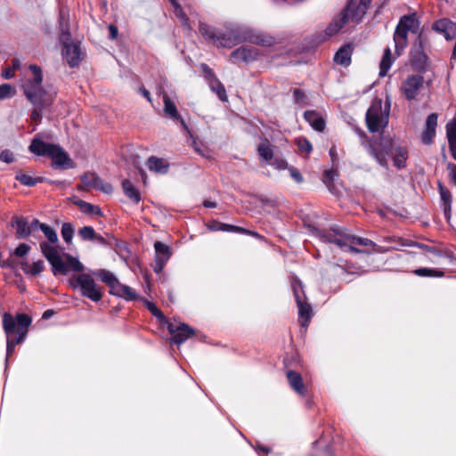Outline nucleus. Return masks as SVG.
Here are the masks:
<instances>
[{"label": "nucleus", "mask_w": 456, "mask_h": 456, "mask_svg": "<svg viewBox=\"0 0 456 456\" xmlns=\"http://www.w3.org/2000/svg\"><path fill=\"white\" fill-rule=\"evenodd\" d=\"M419 21L415 13L404 15L400 18L395 28L393 39L396 56H400L408 45V34H418L410 53V61L413 69L425 72L428 69V57L425 53V47L428 43V36L419 32Z\"/></svg>", "instance_id": "nucleus-1"}, {"label": "nucleus", "mask_w": 456, "mask_h": 456, "mask_svg": "<svg viewBox=\"0 0 456 456\" xmlns=\"http://www.w3.org/2000/svg\"><path fill=\"white\" fill-rule=\"evenodd\" d=\"M199 29L205 39L213 42L217 47L232 48L241 42H249L262 46L276 44L275 37L246 25H240L220 32L206 23H200Z\"/></svg>", "instance_id": "nucleus-2"}, {"label": "nucleus", "mask_w": 456, "mask_h": 456, "mask_svg": "<svg viewBox=\"0 0 456 456\" xmlns=\"http://www.w3.org/2000/svg\"><path fill=\"white\" fill-rule=\"evenodd\" d=\"M43 71L36 64L28 65L21 73L20 87L26 99L33 105L31 119L37 125L42 118V112L50 107L56 97V92L43 86Z\"/></svg>", "instance_id": "nucleus-3"}, {"label": "nucleus", "mask_w": 456, "mask_h": 456, "mask_svg": "<svg viewBox=\"0 0 456 456\" xmlns=\"http://www.w3.org/2000/svg\"><path fill=\"white\" fill-rule=\"evenodd\" d=\"M357 133L362 139V144L369 151V153L379 162L382 167H387V157L390 156L393 159L394 165L397 168L405 167L408 151L404 147L395 145L394 142L389 138L384 136L379 140H366V135L363 131L357 129Z\"/></svg>", "instance_id": "nucleus-4"}, {"label": "nucleus", "mask_w": 456, "mask_h": 456, "mask_svg": "<svg viewBox=\"0 0 456 456\" xmlns=\"http://www.w3.org/2000/svg\"><path fill=\"white\" fill-rule=\"evenodd\" d=\"M315 236L322 241L327 243H332L337 245L343 251H349L354 253L361 252L360 249L356 248L354 245H361L373 248V250L378 253H384L390 249H396V246L382 247L377 245L372 240L366 238H360L353 236L347 233L345 230L330 228L315 231Z\"/></svg>", "instance_id": "nucleus-5"}, {"label": "nucleus", "mask_w": 456, "mask_h": 456, "mask_svg": "<svg viewBox=\"0 0 456 456\" xmlns=\"http://www.w3.org/2000/svg\"><path fill=\"white\" fill-rule=\"evenodd\" d=\"M31 318L26 314H19L15 318L5 313L3 315V328L6 335V361L14 353L15 346L21 343L27 335Z\"/></svg>", "instance_id": "nucleus-6"}, {"label": "nucleus", "mask_w": 456, "mask_h": 456, "mask_svg": "<svg viewBox=\"0 0 456 456\" xmlns=\"http://www.w3.org/2000/svg\"><path fill=\"white\" fill-rule=\"evenodd\" d=\"M28 149L33 154L51 158L53 167L68 169L74 167L73 161L61 146L45 142L39 134L34 137Z\"/></svg>", "instance_id": "nucleus-7"}, {"label": "nucleus", "mask_w": 456, "mask_h": 456, "mask_svg": "<svg viewBox=\"0 0 456 456\" xmlns=\"http://www.w3.org/2000/svg\"><path fill=\"white\" fill-rule=\"evenodd\" d=\"M391 99L387 95L383 106L382 100L375 98L366 112V125L370 133L383 130L388 124Z\"/></svg>", "instance_id": "nucleus-8"}, {"label": "nucleus", "mask_w": 456, "mask_h": 456, "mask_svg": "<svg viewBox=\"0 0 456 456\" xmlns=\"http://www.w3.org/2000/svg\"><path fill=\"white\" fill-rule=\"evenodd\" d=\"M47 250L46 260L52 267V272L54 275L58 273L66 274L69 272H81L84 265L80 261L69 254H64L65 260L61 256V250L55 251L53 248H45Z\"/></svg>", "instance_id": "nucleus-9"}, {"label": "nucleus", "mask_w": 456, "mask_h": 456, "mask_svg": "<svg viewBox=\"0 0 456 456\" xmlns=\"http://www.w3.org/2000/svg\"><path fill=\"white\" fill-rule=\"evenodd\" d=\"M69 284L72 289L77 290L82 297L89 298L93 302H99L102 297L100 286L90 274L79 273L73 275L69 279Z\"/></svg>", "instance_id": "nucleus-10"}, {"label": "nucleus", "mask_w": 456, "mask_h": 456, "mask_svg": "<svg viewBox=\"0 0 456 456\" xmlns=\"http://www.w3.org/2000/svg\"><path fill=\"white\" fill-rule=\"evenodd\" d=\"M424 77L421 75H410L403 82L400 91L408 101L416 100L424 89Z\"/></svg>", "instance_id": "nucleus-11"}, {"label": "nucleus", "mask_w": 456, "mask_h": 456, "mask_svg": "<svg viewBox=\"0 0 456 456\" xmlns=\"http://www.w3.org/2000/svg\"><path fill=\"white\" fill-rule=\"evenodd\" d=\"M167 330L172 335L171 341L178 346L194 335V330L185 323H168Z\"/></svg>", "instance_id": "nucleus-12"}, {"label": "nucleus", "mask_w": 456, "mask_h": 456, "mask_svg": "<svg viewBox=\"0 0 456 456\" xmlns=\"http://www.w3.org/2000/svg\"><path fill=\"white\" fill-rule=\"evenodd\" d=\"M155 249V263H154V272L160 273L164 269L166 264L169 260L172 250L170 247L162 243L161 241H156L154 243Z\"/></svg>", "instance_id": "nucleus-13"}, {"label": "nucleus", "mask_w": 456, "mask_h": 456, "mask_svg": "<svg viewBox=\"0 0 456 456\" xmlns=\"http://www.w3.org/2000/svg\"><path fill=\"white\" fill-rule=\"evenodd\" d=\"M41 231L43 232L47 240L41 241L39 243V247L42 255L46 258L47 250L45 248H53V250H55L57 252L61 250V248L59 246L58 235L53 228L45 224V225L42 226Z\"/></svg>", "instance_id": "nucleus-14"}, {"label": "nucleus", "mask_w": 456, "mask_h": 456, "mask_svg": "<svg viewBox=\"0 0 456 456\" xmlns=\"http://www.w3.org/2000/svg\"><path fill=\"white\" fill-rule=\"evenodd\" d=\"M351 5H346L341 12L335 17L325 29V33L329 37L336 35L346 23L352 22L351 14L349 13Z\"/></svg>", "instance_id": "nucleus-15"}, {"label": "nucleus", "mask_w": 456, "mask_h": 456, "mask_svg": "<svg viewBox=\"0 0 456 456\" xmlns=\"http://www.w3.org/2000/svg\"><path fill=\"white\" fill-rule=\"evenodd\" d=\"M163 102H164V113L169 118L177 121L180 123L182 128L186 131L188 134H191L189 126H187L184 119L179 114L175 104L171 101L167 94H163Z\"/></svg>", "instance_id": "nucleus-16"}, {"label": "nucleus", "mask_w": 456, "mask_h": 456, "mask_svg": "<svg viewBox=\"0 0 456 456\" xmlns=\"http://www.w3.org/2000/svg\"><path fill=\"white\" fill-rule=\"evenodd\" d=\"M258 57V51L255 47L251 46H241L234 50L230 54V59L233 62L244 61L250 62L256 60Z\"/></svg>", "instance_id": "nucleus-17"}, {"label": "nucleus", "mask_w": 456, "mask_h": 456, "mask_svg": "<svg viewBox=\"0 0 456 456\" xmlns=\"http://www.w3.org/2000/svg\"><path fill=\"white\" fill-rule=\"evenodd\" d=\"M83 185L86 187L94 188L103 192L109 193L112 191V186L110 183H104L96 174L86 173L81 177Z\"/></svg>", "instance_id": "nucleus-18"}, {"label": "nucleus", "mask_w": 456, "mask_h": 456, "mask_svg": "<svg viewBox=\"0 0 456 456\" xmlns=\"http://www.w3.org/2000/svg\"><path fill=\"white\" fill-rule=\"evenodd\" d=\"M372 0H360L359 4L356 5L351 0L346 4V5H351L349 13L351 14L352 22L359 23L362 20Z\"/></svg>", "instance_id": "nucleus-19"}, {"label": "nucleus", "mask_w": 456, "mask_h": 456, "mask_svg": "<svg viewBox=\"0 0 456 456\" xmlns=\"http://www.w3.org/2000/svg\"><path fill=\"white\" fill-rule=\"evenodd\" d=\"M433 29L443 34L447 40H452L456 35V23L447 20H439L433 25Z\"/></svg>", "instance_id": "nucleus-20"}, {"label": "nucleus", "mask_w": 456, "mask_h": 456, "mask_svg": "<svg viewBox=\"0 0 456 456\" xmlns=\"http://www.w3.org/2000/svg\"><path fill=\"white\" fill-rule=\"evenodd\" d=\"M202 69L207 76H210L212 77L209 82L211 90L217 94L218 98L222 102H227V94L223 84L214 76L212 70L208 68V65L203 64Z\"/></svg>", "instance_id": "nucleus-21"}, {"label": "nucleus", "mask_w": 456, "mask_h": 456, "mask_svg": "<svg viewBox=\"0 0 456 456\" xmlns=\"http://www.w3.org/2000/svg\"><path fill=\"white\" fill-rule=\"evenodd\" d=\"M63 54L70 67H77L82 60V53L78 44L67 45L64 47Z\"/></svg>", "instance_id": "nucleus-22"}, {"label": "nucleus", "mask_w": 456, "mask_h": 456, "mask_svg": "<svg viewBox=\"0 0 456 456\" xmlns=\"http://www.w3.org/2000/svg\"><path fill=\"white\" fill-rule=\"evenodd\" d=\"M287 379L290 387L299 395L305 396L306 388L304 385L301 375L294 370H289L287 372Z\"/></svg>", "instance_id": "nucleus-23"}, {"label": "nucleus", "mask_w": 456, "mask_h": 456, "mask_svg": "<svg viewBox=\"0 0 456 456\" xmlns=\"http://www.w3.org/2000/svg\"><path fill=\"white\" fill-rule=\"evenodd\" d=\"M110 293L126 300H135L137 298L135 292L129 286L120 283L118 280L110 289Z\"/></svg>", "instance_id": "nucleus-24"}, {"label": "nucleus", "mask_w": 456, "mask_h": 456, "mask_svg": "<svg viewBox=\"0 0 456 456\" xmlns=\"http://www.w3.org/2000/svg\"><path fill=\"white\" fill-rule=\"evenodd\" d=\"M304 118L315 131L322 132L325 129L324 118L315 110H306L304 113Z\"/></svg>", "instance_id": "nucleus-25"}, {"label": "nucleus", "mask_w": 456, "mask_h": 456, "mask_svg": "<svg viewBox=\"0 0 456 456\" xmlns=\"http://www.w3.org/2000/svg\"><path fill=\"white\" fill-rule=\"evenodd\" d=\"M353 47L351 45L341 46L334 55V61L341 66L347 67L351 63Z\"/></svg>", "instance_id": "nucleus-26"}, {"label": "nucleus", "mask_w": 456, "mask_h": 456, "mask_svg": "<svg viewBox=\"0 0 456 456\" xmlns=\"http://www.w3.org/2000/svg\"><path fill=\"white\" fill-rule=\"evenodd\" d=\"M297 305L298 307L299 322L303 327H306L312 316V308L300 296H297Z\"/></svg>", "instance_id": "nucleus-27"}, {"label": "nucleus", "mask_w": 456, "mask_h": 456, "mask_svg": "<svg viewBox=\"0 0 456 456\" xmlns=\"http://www.w3.org/2000/svg\"><path fill=\"white\" fill-rule=\"evenodd\" d=\"M12 225L16 230V234L20 238H28L30 235L28 223L22 216H14L12 220Z\"/></svg>", "instance_id": "nucleus-28"}, {"label": "nucleus", "mask_w": 456, "mask_h": 456, "mask_svg": "<svg viewBox=\"0 0 456 456\" xmlns=\"http://www.w3.org/2000/svg\"><path fill=\"white\" fill-rule=\"evenodd\" d=\"M147 166L151 171L159 174L167 173L169 167L168 163L165 159L157 157L149 158L147 160Z\"/></svg>", "instance_id": "nucleus-29"}, {"label": "nucleus", "mask_w": 456, "mask_h": 456, "mask_svg": "<svg viewBox=\"0 0 456 456\" xmlns=\"http://www.w3.org/2000/svg\"><path fill=\"white\" fill-rule=\"evenodd\" d=\"M394 61H395V57L392 56L390 48L389 47L386 48L384 51L382 59L380 61V63H379V77L387 76Z\"/></svg>", "instance_id": "nucleus-30"}, {"label": "nucleus", "mask_w": 456, "mask_h": 456, "mask_svg": "<svg viewBox=\"0 0 456 456\" xmlns=\"http://www.w3.org/2000/svg\"><path fill=\"white\" fill-rule=\"evenodd\" d=\"M446 134L452 156L456 160V120L446 125Z\"/></svg>", "instance_id": "nucleus-31"}, {"label": "nucleus", "mask_w": 456, "mask_h": 456, "mask_svg": "<svg viewBox=\"0 0 456 456\" xmlns=\"http://www.w3.org/2000/svg\"><path fill=\"white\" fill-rule=\"evenodd\" d=\"M122 188L125 195L129 198L134 203H139L141 200V195L139 191L134 186L131 181L125 179L122 182Z\"/></svg>", "instance_id": "nucleus-32"}, {"label": "nucleus", "mask_w": 456, "mask_h": 456, "mask_svg": "<svg viewBox=\"0 0 456 456\" xmlns=\"http://www.w3.org/2000/svg\"><path fill=\"white\" fill-rule=\"evenodd\" d=\"M60 28H61L60 42L65 47V46H67V45L71 44V43H69L71 35L69 31L68 25L65 20V15L62 11L60 12Z\"/></svg>", "instance_id": "nucleus-33"}, {"label": "nucleus", "mask_w": 456, "mask_h": 456, "mask_svg": "<svg viewBox=\"0 0 456 456\" xmlns=\"http://www.w3.org/2000/svg\"><path fill=\"white\" fill-rule=\"evenodd\" d=\"M75 204L79 208L81 212L86 215L102 216V210L98 206L93 205L82 200H77Z\"/></svg>", "instance_id": "nucleus-34"}, {"label": "nucleus", "mask_w": 456, "mask_h": 456, "mask_svg": "<svg viewBox=\"0 0 456 456\" xmlns=\"http://www.w3.org/2000/svg\"><path fill=\"white\" fill-rule=\"evenodd\" d=\"M22 270L26 274H29L31 276H36L41 273L45 269V263L42 260H37L33 262L31 265L28 263L22 264Z\"/></svg>", "instance_id": "nucleus-35"}, {"label": "nucleus", "mask_w": 456, "mask_h": 456, "mask_svg": "<svg viewBox=\"0 0 456 456\" xmlns=\"http://www.w3.org/2000/svg\"><path fill=\"white\" fill-rule=\"evenodd\" d=\"M257 152L259 156L267 162L273 159V146L271 145L268 141L258 145Z\"/></svg>", "instance_id": "nucleus-36"}, {"label": "nucleus", "mask_w": 456, "mask_h": 456, "mask_svg": "<svg viewBox=\"0 0 456 456\" xmlns=\"http://www.w3.org/2000/svg\"><path fill=\"white\" fill-rule=\"evenodd\" d=\"M75 232L74 225L71 223H63L61 225V234L63 240L67 244H70Z\"/></svg>", "instance_id": "nucleus-37"}, {"label": "nucleus", "mask_w": 456, "mask_h": 456, "mask_svg": "<svg viewBox=\"0 0 456 456\" xmlns=\"http://www.w3.org/2000/svg\"><path fill=\"white\" fill-rule=\"evenodd\" d=\"M95 274L101 279L102 282L106 283L110 287V289L118 281V279L112 273L106 270H99Z\"/></svg>", "instance_id": "nucleus-38"}, {"label": "nucleus", "mask_w": 456, "mask_h": 456, "mask_svg": "<svg viewBox=\"0 0 456 456\" xmlns=\"http://www.w3.org/2000/svg\"><path fill=\"white\" fill-rule=\"evenodd\" d=\"M169 2L174 6L175 14L181 20L183 26L187 28L188 29H190L189 20H188L187 16L185 15V13L183 12L181 5L176 2V0H169Z\"/></svg>", "instance_id": "nucleus-39"}, {"label": "nucleus", "mask_w": 456, "mask_h": 456, "mask_svg": "<svg viewBox=\"0 0 456 456\" xmlns=\"http://www.w3.org/2000/svg\"><path fill=\"white\" fill-rule=\"evenodd\" d=\"M295 143L297 144L298 150L302 152H305V153L309 154L313 151L312 143L305 137H303V136L297 137L295 139Z\"/></svg>", "instance_id": "nucleus-40"}, {"label": "nucleus", "mask_w": 456, "mask_h": 456, "mask_svg": "<svg viewBox=\"0 0 456 456\" xmlns=\"http://www.w3.org/2000/svg\"><path fill=\"white\" fill-rule=\"evenodd\" d=\"M95 232H96L92 226H83L77 232L78 236L85 241H92Z\"/></svg>", "instance_id": "nucleus-41"}, {"label": "nucleus", "mask_w": 456, "mask_h": 456, "mask_svg": "<svg viewBox=\"0 0 456 456\" xmlns=\"http://www.w3.org/2000/svg\"><path fill=\"white\" fill-rule=\"evenodd\" d=\"M16 180H18L23 185L34 186L41 181V178H35L27 174H20L16 175Z\"/></svg>", "instance_id": "nucleus-42"}, {"label": "nucleus", "mask_w": 456, "mask_h": 456, "mask_svg": "<svg viewBox=\"0 0 456 456\" xmlns=\"http://www.w3.org/2000/svg\"><path fill=\"white\" fill-rule=\"evenodd\" d=\"M15 88L9 84H3L0 86V100L12 98L15 95Z\"/></svg>", "instance_id": "nucleus-43"}, {"label": "nucleus", "mask_w": 456, "mask_h": 456, "mask_svg": "<svg viewBox=\"0 0 456 456\" xmlns=\"http://www.w3.org/2000/svg\"><path fill=\"white\" fill-rule=\"evenodd\" d=\"M144 304L147 309L151 313L153 316H155L159 322H165L166 317L163 313L157 307V305L148 300H144Z\"/></svg>", "instance_id": "nucleus-44"}, {"label": "nucleus", "mask_w": 456, "mask_h": 456, "mask_svg": "<svg viewBox=\"0 0 456 456\" xmlns=\"http://www.w3.org/2000/svg\"><path fill=\"white\" fill-rule=\"evenodd\" d=\"M414 273L418 276L421 277H430V276H436V277H441L443 276V272L435 270V269H429V268H419L416 269L414 271Z\"/></svg>", "instance_id": "nucleus-45"}, {"label": "nucleus", "mask_w": 456, "mask_h": 456, "mask_svg": "<svg viewBox=\"0 0 456 456\" xmlns=\"http://www.w3.org/2000/svg\"><path fill=\"white\" fill-rule=\"evenodd\" d=\"M293 96L295 102L301 106H306L308 104V98L306 94L299 88L293 89Z\"/></svg>", "instance_id": "nucleus-46"}, {"label": "nucleus", "mask_w": 456, "mask_h": 456, "mask_svg": "<svg viewBox=\"0 0 456 456\" xmlns=\"http://www.w3.org/2000/svg\"><path fill=\"white\" fill-rule=\"evenodd\" d=\"M30 246L26 243H20L15 249L14 255L20 257L26 256L30 251Z\"/></svg>", "instance_id": "nucleus-47"}, {"label": "nucleus", "mask_w": 456, "mask_h": 456, "mask_svg": "<svg viewBox=\"0 0 456 456\" xmlns=\"http://www.w3.org/2000/svg\"><path fill=\"white\" fill-rule=\"evenodd\" d=\"M436 134V131L432 129L425 128L421 134V140L424 143L429 144L432 142V139Z\"/></svg>", "instance_id": "nucleus-48"}, {"label": "nucleus", "mask_w": 456, "mask_h": 456, "mask_svg": "<svg viewBox=\"0 0 456 456\" xmlns=\"http://www.w3.org/2000/svg\"><path fill=\"white\" fill-rule=\"evenodd\" d=\"M437 125V115L436 113H431L428 115L426 121V128L432 129L436 131V127Z\"/></svg>", "instance_id": "nucleus-49"}, {"label": "nucleus", "mask_w": 456, "mask_h": 456, "mask_svg": "<svg viewBox=\"0 0 456 456\" xmlns=\"http://www.w3.org/2000/svg\"><path fill=\"white\" fill-rule=\"evenodd\" d=\"M292 289L296 302H297V296H300L302 298H304L303 285L300 281H294L292 283Z\"/></svg>", "instance_id": "nucleus-50"}, {"label": "nucleus", "mask_w": 456, "mask_h": 456, "mask_svg": "<svg viewBox=\"0 0 456 456\" xmlns=\"http://www.w3.org/2000/svg\"><path fill=\"white\" fill-rule=\"evenodd\" d=\"M337 175V171L333 168L330 170H325L323 173V182L326 184H330L334 181L335 176Z\"/></svg>", "instance_id": "nucleus-51"}, {"label": "nucleus", "mask_w": 456, "mask_h": 456, "mask_svg": "<svg viewBox=\"0 0 456 456\" xmlns=\"http://www.w3.org/2000/svg\"><path fill=\"white\" fill-rule=\"evenodd\" d=\"M288 170L289 171L290 176L297 183H300L303 182V176L300 172L294 167H289Z\"/></svg>", "instance_id": "nucleus-52"}, {"label": "nucleus", "mask_w": 456, "mask_h": 456, "mask_svg": "<svg viewBox=\"0 0 456 456\" xmlns=\"http://www.w3.org/2000/svg\"><path fill=\"white\" fill-rule=\"evenodd\" d=\"M223 227H224V232H239V233L248 232L247 229L240 227V226L232 225V224H224Z\"/></svg>", "instance_id": "nucleus-53"}, {"label": "nucleus", "mask_w": 456, "mask_h": 456, "mask_svg": "<svg viewBox=\"0 0 456 456\" xmlns=\"http://www.w3.org/2000/svg\"><path fill=\"white\" fill-rule=\"evenodd\" d=\"M0 159L5 163H12L14 160L13 154L8 150H4L0 153Z\"/></svg>", "instance_id": "nucleus-54"}, {"label": "nucleus", "mask_w": 456, "mask_h": 456, "mask_svg": "<svg viewBox=\"0 0 456 456\" xmlns=\"http://www.w3.org/2000/svg\"><path fill=\"white\" fill-rule=\"evenodd\" d=\"M271 165L279 170L288 169L289 167L287 161L282 159H274Z\"/></svg>", "instance_id": "nucleus-55"}, {"label": "nucleus", "mask_w": 456, "mask_h": 456, "mask_svg": "<svg viewBox=\"0 0 456 456\" xmlns=\"http://www.w3.org/2000/svg\"><path fill=\"white\" fill-rule=\"evenodd\" d=\"M45 224L40 223L38 219H33L32 222L28 224L30 235L37 230H42V226Z\"/></svg>", "instance_id": "nucleus-56"}, {"label": "nucleus", "mask_w": 456, "mask_h": 456, "mask_svg": "<svg viewBox=\"0 0 456 456\" xmlns=\"http://www.w3.org/2000/svg\"><path fill=\"white\" fill-rule=\"evenodd\" d=\"M440 187V194L441 199L444 201L445 204H450L451 202V194L449 191L445 190L441 184H439Z\"/></svg>", "instance_id": "nucleus-57"}, {"label": "nucleus", "mask_w": 456, "mask_h": 456, "mask_svg": "<svg viewBox=\"0 0 456 456\" xmlns=\"http://www.w3.org/2000/svg\"><path fill=\"white\" fill-rule=\"evenodd\" d=\"M224 223L218 221H213L212 223L208 224V228L210 231H223L224 232Z\"/></svg>", "instance_id": "nucleus-58"}, {"label": "nucleus", "mask_w": 456, "mask_h": 456, "mask_svg": "<svg viewBox=\"0 0 456 456\" xmlns=\"http://www.w3.org/2000/svg\"><path fill=\"white\" fill-rule=\"evenodd\" d=\"M14 72L15 71L12 69L11 66L7 67L3 70L2 77L5 79L12 78L14 77Z\"/></svg>", "instance_id": "nucleus-59"}, {"label": "nucleus", "mask_w": 456, "mask_h": 456, "mask_svg": "<svg viewBox=\"0 0 456 456\" xmlns=\"http://www.w3.org/2000/svg\"><path fill=\"white\" fill-rule=\"evenodd\" d=\"M92 241H94L100 245L105 246L107 245V240L101 235L95 232L94 236V240Z\"/></svg>", "instance_id": "nucleus-60"}, {"label": "nucleus", "mask_w": 456, "mask_h": 456, "mask_svg": "<svg viewBox=\"0 0 456 456\" xmlns=\"http://www.w3.org/2000/svg\"><path fill=\"white\" fill-rule=\"evenodd\" d=\"M11 67L12 68V69L14 71L20 70L21 68H22V63H21V61L19 59H13L12 61V66Z\"/></svg>", "instance_id": "nucleus-61"}, {"label": "nucleus", "mask_w": 456, "mask_h": 456, "mask_svg": "<svg viewBox=\"0 0 456 456\" xmlns=\"http://www.w3.org/2000/svg\"><path fill=\"white\" fill-rule=\"evenodd\" d=\"M109 30H110V37L111 39H115L118 37V32L117 27L114 25H110Z\"/></svg>", "instance_id": "nucleus-62"}, {"label": "nucleus", "mask_w": 456, "mask_h": 456, "mask_svg": "<svg viewBox=\"0 0 456 456\" xmlns=\"http://www.w3.org/2000/svg\"><path fill=\"white\" fill-rule=\"evenodd\" d=\"M140 93L142 94V95L143 97H145L147 99L148 102H151V94H150V92L146 88L141 87L140 88Z\"/></svg>", "instance_id": "nucleus-63"}, {"label": "nucleus", "mask_w": 456, "mask_h": 456, "mask_svg": "<svg viewBox=\"0 0 456 456\" xmlns=\"http://www.w3.org/2000/svg\"><path fill=\"white\" fill-rule=\"evenodd\" d=\"M384 241L386 242H397V245L399 246H402L403 245L402 242H401V239L400 238H395V237H386L384 239Z\"/></svg>", "instance_id": "nucleus-64"}]
</instances>
